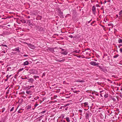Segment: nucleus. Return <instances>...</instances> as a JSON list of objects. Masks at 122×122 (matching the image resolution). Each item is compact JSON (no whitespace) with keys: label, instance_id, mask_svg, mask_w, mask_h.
<instances>
[{"label":"nucleus","instance_id":"nucleus-30","mask_svg":"<svg viewBox=\"0 0 122 122\" xmlns=\"http://www.w3.org/2000/svg\"><path fill=\"white\" fill-rule=\"evenodd\" d=\"M17 74L15 75L14 76L15 78L16 79L17 78Z\"/></svg>","mask_w":122,"mask_h":122},{"label":"nucleus","instance_id":"nucleus-25","mask_svg":"<svg viewBox=\"0 0 122 122\" xmlns=\"http://www.w3.org/2000/svg\"><path fill=\"white\" fill-rule=\"evenodd\" d=\"M5 109V108H3L2 109V112H3Z\"/></svg>","mask_w":122,"mask_h":122},{"label":"nucleus","instance_id":"nucleus-27","mask_svg":"<svg viewBox=\"0 0 122 122\" xmlns=\"http://www.w3.org/2000/svg\"><path fill=\"white\" fill-rule=\"evenodd\" d=\"M15 49L16 50L18 51H19V48L18 47V48H15Z\"/></svg>","mask_w":122,"mask_h":122},{"label":"nucleus","instance_id":"nucleus-63","mask_svg":"<svg viewBox=\"0 0 122 122\" xmlns=\"http://www.w3.org/2000/svg\"><path fill=\"white\" fill-rule=\"evenodd\" d=\"M77 57L79 58H80L81 57V56H78Z\"/></svg>","mask_w":122,"mask_h":122},{"label":"nucleus","instance_id":"nucleus-52","mask_svg":"<svg viewBox=\"0 0 122 122\" xmlns=\"http://www.w3.org/2000/svg\"><path fill=\"white\" fill-rule=\"evenodd\" d=\"M79 81L80 82H83V81Z\"/></svg>","mask_w":122,"mask_h":122},{"label":"nucleus","instance_id":"nucleus-7","mask_svg":"<svg viewBox=\"0 0 122 122\" xmlns=\"http://www.w3.org/2000/svg\"><path fill=\"white\" fill-rule=\"evenodd\" d=\"M28 82H31V83H33L34 81V79L32 78H30V79H28Z\"/></svg>","mask_w":122,"mask_h":122},{"label":"nucleus","instance_id":"nucleus-13","mask_svg":"<svg viewBox=\"0 0 122 122\" xmlns=\"http://www.w3.org/2000/svg\"><path fill=\"white\" fill-rule=\"evenodd\" d=\"M66 120L67 121V122H70V120L69 119V118L68 117H67L66 118H65Z\"/></svg>","mask_w":122,"mask_h":122},{"label":"nucleus","instance_id":"nucleus-50","mask_svg":"<svg viewBox=\"0 0 122 122\" xmlns=\"http://www.w3.org/2000/svg\"><path fill=\"white\" fill-rule=\"evenodd\" d=\"M64 61V60H62L59 61L60 62V61Z\"/></svg>","mask_w":122,"mask_h":122},{"label":"nucleus","instance_id":"nucleus-8","mask_svg":"<svg viewBox=\"0 0 122 122\" xmlns=\"http://www.w3.org/2000/svg\"><path fill=\"white\" fill-rule=\"evenodd\" d=\"M29 64V62L27 61H26L23 63V65H28Z\"/></svg>","mask_w":122,"mask_h":122},{"label":"nucleus","instance_id":"nucleus-39","mask_svg":"<svg viewBox=\"0 0 122 122\" xmlns=\"http://www.w3.org/2000/svg\"><path fill=\"white\" fill-rule=\"evenodd\" d=\"M68 107H66L65 108V110L66 111L67 110V109H68Z\"/></svg>","mask_w":122,"mask_h":122},{"label":"nucleus","instance_id":"nucleus-42","mask_svg":"<svg viewBox=\"0 0 122 122\" xmlns=\"http://www.w3.org/2000/svg\"><path fill=\"white\" fill-rule=\"evenodd\" d=\"M101 9L102 10H104L103 9V6H102V7L101 8Z\"/></svg>","mask_w":122,"mask_h":122},{"label":"nucleus","instance_id":"nucleus-38","mask_svg":"<svg viewBox=\"0 0 122 122\" xmlns=\"http://www.w3.org/2000/svg\"><path fill=\"white\" fill-rule=\"evenodd\" d=\"M86 50H90V49L89 48H87L86 50L85 49V51Z\"/></svg>","mask_w":122,"mask_h":122},{"label":"nucleus","instance_id":"nucleus-31","mask_svg":"<svg viewBox=\"0 0 122 122\" xmlns=\"http://www.w3.org/2000/svg\"><path fill=\"white\" fill-rule=\"evenodd\" d=\"M68 36V37H70L71 38H72L73 37V36L71 35L69 36Z\"/></svg>","mask_w":122,"mask_h":122},{"label":"nucleus","instance_id":"nucleus-26","mask_svg":"<svg viewBox=\"0 0 122 122\" xmlns=\"http://www.w3.org/2000/svg\"><path fill=\"white\" fill-rule=\"evenodd\" d=\"M24 69L23 68H22L21 69H19V70H18V71L19 72H20V71H21L22 70H23Z\"/></svg>","mask_w":122,"mask_h":122},{"label":"nucleus","instance_id":"nucleus-23","mask_svg":"<svg viewBox=\"0 0 122 122\" xmlns=\"http://www.w3.org/2000/svg\"><path fill=\"white\" fill-rule=\"evenodd\" d=\"M11 69V67H8L7 68V71H8L9 70H10Z\"/></svg>","mask_w":122,"mask_h":122},{"label":"nucleus","instance_id":"nucleus-60","mask_svg":"<svg viewBox=\"0 0 122 122\" xmlns=\"http://www.w3.org/2000/svg\"><path fill=\"white\" fill-rule=\"evenodd\" d=\"M100 96H101V97H103V96H102V94H101H101H100Z\"/></svg>","mask_w":122,"mask_h":122},{"label":"nucleus","instance_id":"nucleus-59","mask_svg":"<svg viewBox=\"0 0 122 122\" xmlns=\"http://www.w3.org/2000/svg\"><path fill=\"white\" fill-rule=\"evenodd\" d=\"M61 50L62 51H63L64 50V49H61Z\"/></svg>","mask_w":122,"mask_h":122},{"label":"nucleus","instance_id":"nucleus-58","mask_svg":"<svg viewBox=\"0 0 122 122\" xmlns=\"http://www.w3.org/2000/svg\"><path fill=\"white\" fill-rule=\"evenodd\" d=\"M45 112H46V111H44L42 112L43 113H45Z\"/></svg>","mask_w":122,"mask_h":122},{"label":"nucleus","instance_id":"nucleus-45","mask_svg":"<svg viewBox=\"0 0 122 122\" xmlns=\"http://www.w3.org/2000/svg\"><path fill=\"white\" fill-rule=\"evenodd\" d=\"M38 98H39V97H38L37 99L36 98H34V99H35V100H36L37 99H38Z\"/></svg>","mask_w":122,"mask_h":122},{"label":"nucleus","instance_id":"nucleus-33","mask_svg":"<svg viewBox=\"0 0 122 122\" xmlns=\"http://www.w3.org/2000/svg\"><path fill=\"white\" fill-rule=\"evenodd\" d=\"M95 22V21H93V22L91 23V25H92V24L94 23V22Z\"/></svg>","mask_w":122,"mask_h":122},{"label":"nucleus","instance_id":"nucleus-19","mask_svg":"<svg viewBox=\"0 0 122 122\" xmlns=\"http://www.w3.org/2000/svg\"><path fill=\"white\" fill-rule=\"evenodd\" d=\"M118 56H119L117 54V55H115V56H113V58H116Z\"/></svg>","mask_w":122,"mask_h":122},{"label":"nucleus","instance_id":"nucleus-41","mask_svg":"<svg viewBox=\"0 0 122 122\" xmlns=\"http://www.w3.org/2000/svg\"><path fill=\"white\" fill-rule=\"evenodd\" d=\"M96 6L97 7H100V6L98 4H97L96 5Z\"/></svg>","mask_w":122,"mask_h":122},{"label":"nucleus","instance_id":"nucleus-32","mask_svg":"<svg viewBox=\"0 0 122 122\" xmlns=\"http://www.w3.org/2000/svg\"><path fill=\"white\" fill-rule=\"evenodd\" d=\"M38 105V104L37 103H36L34 105V106L35 107H36Z\"/></svg>","mask_w":122,"mask_h":122},{"label":"nucleus","instance_id":"nucleus-40","mask_svg":"<svg viewBox=\"0 0 122 122\" xmlns=\"http://www.w3.org/2000/svg\"><path fill=\"white\" fill-rule=\"evenodd\" d=\"M23 56L24 57H25V56H28L27 55H23Z\"/></svg>","mask_w":122,"mask_h":122},{"label":"nucleus","instance_id":"nucleus-15","mask_svg":"<svg viewBox=\"0 0 122 122\" xmlns=\"http://www.w3.org/2000/svg\"><path fill=\"white\" fill-rule=\"evenodd\" d=\"M118 42L119 43H122V39L119 38L118 40Z\"/></svg>","mask_w":122,"mask_h":122},{"label":"nucleus","instance_id":"nucleus-28","mask_svg":"<svg viewBox=\"0 0 122 122\" xmlns=\"http://www.w3.org/2000/svg\"><path fill=\"white\" fill-rule=\"evenodd\" d=\"M8 75H7L6 76V77L7 78V79H8V78H9V77H10L11 76V75H10L9 77H8Z\"/></svg>","mask_w":122,"mask_h":122},{"label":"nucleus","instance_id":"nucleus-49","mask_svg":"<svg viewBox=\"0 0 122 122\" xmlns=\"http://www.w3.org/2000/svg\"><path fill=\"white\" fill-rule=\"evenodd\" d=\"M27 88L28 89H30V88L29 87H28H28H27Z\"/></svg>","mask_w":122,"mask_h":122},{"label":"nucleus","instance_id":"nucleus-22","mask_svg":"<svg viewBox=\"0 0 122 122\" xmlns=\"http://www.w3.org/2000/svg\"><path fill=\"white\" fill-rule=\"evenodd\" d=\"M34 78L35 80H36V78H39V76H34Z\"/></svg>","mask_w":122,"mask_h":122},{"label":"nucleus","instance_id":"nucleus-17","mask_svg":"<svg viewBox=\"0 0 122 122\" xmlns=\"http://www.w3.org/2000/svg\"><path fill=\"white\" fill-rule=\"evenodd\" d=\"M104 97L105 98H107L108 97V94L106 93L105 94V95Z\"/></svg>","mask_w":122,"mask_h":122},{"label":"nucleus","instance_id":"nucleus-36","mask_svg":"<svg viewBox=\"0 0 122 122\" xmlns=\"http://www.w3.org/2000/svg\"><path fill=\"white\" fill-rule=\"evenodd\" d=\"M120 51L121 52H122V48L120 49Z\"/></svg>","mask_w":122,"mask_h":122},{"label":"nucleus","instance_id":"nucleus-34","mask_svg":"<svg viewBox=\"0 0 122 122\" xmlns=\"http://www.w3.org/2000/svg\"><path fill=\"white\" fill-rule=\"evenodd\" d=\"M79 112L80 113H81L82 111V110H79Z\"/></svg>","mask_w":122,"mask_h":122},{"label":"nucleus","instance_id":"nucleus-20","mask_svg":"<svg viewBox=\"0 0 122 122\" xmlns=\"http://www.w3.org/2000/svg\"><path fill=\"white\" fill-rule=\"evenodd\" d=\"M31 106H28L26 107L28 109H29L30 108H31Z\"/></svg>","mask_w":122,"mask_h":122},{"label":"nucleus","instance_id":"nucleus-21","mask_svg":"<svg viewBox=\"0 0 122 122\" xmlns=\"http://www.w3.org/2000/svg\"><path fill=\"white\" fill-rule=\"evenodd\" d=\"M80 51V50H78L75 51V52L76 53H79Z\"/></svg>","mask_w":122,"mask_h":122},{"label":"nucleus","instance_id":"nucleus-55","mask_svg":"<svg viewBox=\"0 0 122 122\" xmlns=\"http://www.w3.org/2000/svg\"><path fill=\"white\" fill-rule=\"evenodd\" d=\"M103 91H100V93H101Z\"/></svg>","mask_w":122,"mask_h":122},{"label":"nucleus","instance_id":"nucleus-9","mask_svg":"<svg viewBox=\"0 0 122 122\" xmlns=\"http://www.w3.org/2000/svg\"><path fill=\"white\" fill-rule=\"evenodd\" d=\"M48 49L49 51H50L52 53H53L54 52H55L54 51V49L49 48H48Z\"/></svg>","mask_w":122,"mask_h":122},{"label":"nucleus","instance_id":"nucleus-43","mask_svg":"<svg viewBox=\"0 0 122 122\" xmlns=\"http://www.w3.org/2000/svg\"><path fill=\"white\" fill-rule=\"evenodd\" d=\"M99 67L101 69V71H103V69H102V68L100 66H99Z\"/></svg>","mask_w":122,"mask_h":122},{"label":"nucleus","instance_id":"nucleus-57","mask_svg":"<svg viewBox=\"0 0 122 122\" xmlns=\"http://www.w3.org/2000/svg\"><path fill=\"white\" fill-rule=\"evenodd\" d=\"M8 79L7 78V79H6L5 80V81H7L8 80Z\"/></svg>","mask_w":122,"mask_h":122},{"label":"nucleus","instance_id":"nucleus-44","mask_svg":"<svg viewBox=\"0 0 122 122\" xmlns=\"http://www.w3.org/2000/svg\"><path fill=\"white\" fill-rule=\"evenodd\" d=\"M23 21L22 22H23L24 23H26V21L25 20H23Z\"/></svg>","mask_w":122,"mask_h":122},{"label":"nucleus","instance_id":"nucleus-16","mask_svg":"<svg viewBox=\"0 0 122 122\" xmlns=\"http://www.w3.org/2000/svg\"><path fill=\"white\" fill-rule=\"evenodd\" d=\"M31 92L30 91H26V93L27 94H29L30 95H31L30 94V93Z\"/></svg>","mask_w":122,"mask_h":122},{"label":"nucleus","instance_id":"nucleus-12","mask_svg":"<svg viewBox=\"0 0 122 122\" xmlns=\"http://www.w3.org/2000/svg\"><path fill=\"white\" fill-rule=\"evenodd\" d=\"M23 110L22 109H20L18 111V112L19 113H21L22 112Z\"/></svg>","mask_w":122,"mask_h":122},{"label":"nucleus","instance_id":"nucleus-3","mask_svg":"<svg viewBox=\"0 0 122 122\" xmlns=\"http://www.w3.org/2000/svg\"><path fill=\"white\" fill-rule=\"evenodd\" d=\"M90 64L93 66H96L99 64V63H97L96 62L94 61H92L90 63Z\"/></svg>","mask_w":122,"mask_h":122},{"label":"nucleus","instance_id":"nucleus-11","mask_svg":"<svg viewBox=\"0 0 122 122\" xmlns=\"http://www.w3.org/2000/svg\"><path fill=\"white\" fill-rule=\"evenodd\" d=\"M30 73L31 74L34 73L35 71H34V70L33 69H31L30 70Z\"/></svg>","mask_w":122,"mask_h":122},{"label":"nucleus","instance_id":"nucleus-46","mask_svg":"<svg viewBox=\"0 0 122 122\" xmlns=\"http://www.w3.org/2000/svg\"><path fill=\"white\" fill-rule=\"evenodd\" d=\"M120 97L122 98V94L119 95Z\"/></svg>","mask_w":122,"mask_h":122},{"label":"nucleus","instance_id":"nucleus-6","mask_svg":"<svg viewBox=\"0 0 122 122\" xmlns=\"http://www.w3.org/2000/svg\"><path fill=\"white\" fill-rule=\"evenodd\" d=\"M92 11L94 14H95L96 12V7L94 5L93 6L92 8Z\"/></svg>","mask_w":122,"mask_h":122},{"label":"nucleus","instance_id":"nucleus-62","mask_svg":"<svg viewBox=\"0 0 122 122\" xmlns=\"http://www.w3.org/2000/svg\"><path fill=\"white\" fill-rule=\"evenodd\" d=\"M60 14H62V12H60Z\"/></svg>","mask_w":122,"mask_h":122},{"label":"nucleus","instance_id":"nucleus-53","mask_svg":"<svg viewBox=\"0 0 122 122\" xmlns=\"http://www.w3.org/2000/svg\"><path fill=\"white\" fill-rule=\"evenodd\" d=\"M96 95L97 96H99V94L98 93L96 94Z\"/></svg>","mask_w":122,"mask_h":122},{"label":"nucleus","instance_id":"nucleus-1","mask_svg":"<svg viewBox=\"0 0 122 122\" xmlns=\"http://www.w3.org/2000/svg\"><path fill=\"white\" fill-rule=\"evenodd\" d=\"M111 56H107V54H105L103 56V58H104V60L106 61H108L110 60Z\"/></svg>","mask_w":122,"mask_h":122},{"label":"nucleus","instance_id":"nucleus-10","mask_svg":"<svg viewBox=\"0 0 122 122\" xmlns=\"http://www.w3.org/2000/svg\"><path fill=\"white\" fill-rule=\"evenodd\" d=\"M89 114L87 113H86V119H89Z\"/></svg>","mask_w":122,"mask_h":122},{"label":"nucleus","instance_id":"nucleus-29","mask_svg":"<svg viewBox=\"0 0 122 122\" xmlns=\"http://www.w3.org/2000/svg\"><path fill=\"white\" fill-rule=\"evenodd\" d=\"M34 87V85H33L32 86H28V87H29L30 88H32V87L33 88V87Z\"/></svg>","mask_w":122,"mask_h":122},{"label":"nucleus","instance_id":"nucleus-61","mask_svg":"<svg viewBox=\"0 0 122 122\" xmlns=\"http://www.w3.org/2000/svg\"><path fill=\"white\" fill-rule=\"evenodd\" d=\"M30 18V16H28V18Z\"/></svg>","mask_w":122,"mask_h":122},{"label":"nucleus","instance_id":"nucleus-24","mask_svg":"<svg viewBox=\"0 0 122 122\" xmlns=\"http://www.w3.org/2000/svg\"><path fill=\"white\" fill-rule=\"evenodd\" d=\"M14 109V107H13L11 108V109H10V112H11Z\"/></svg>","mask_w":122,"mask_h":122},{"label":"nucleus","instance_id":"nucleus-14","mask_svg":"<svg viewBox=\"0 0 122 122\" xmlns=\"http://www.w3.org/2000/svg\"><path fill=\"white\" fill-rule=\"evenodd\" d=\"M67 52L66 51H65L63 52H62L61 53V54L64 55H66L67 54Z\"/></svg>","mask_w":122,"mask_h":122},{"label":"nucleus","instance_id":"nucleus-2","mask_svg":"<svg viewBox=\"0 0 122 122\" xmlns=\"http://www.w3.org/2000/svg\"><path fill=\"white\" fill-rule=\"evenodd\" d=\"M25 43L31 49H34L36 48V47L34 46V45L30 44L28 43Z\"/></svg>","mask_w":122,"mask_h":122},{"label":"nucleus","instance_id":"nucleus-54","mask_svg":"<svg viewBox=\"0 0 122 122\" xmlns=\"http://www.w3.org/2000/svg\"><path fill=\"white\" fill-rule=\"evenodd\" d=\"M121 46H120V45L119 46H118V47L119 48H120L121 47Z\"/></svg>","mask_w":122,"mask_h":122},{"label":"nucleus","instance_id":"nucleus-4","mask_svg":"<svg viewBox=\"0 0 122 122\" xmlns=\"http://www.w3.org/2000/svg\"><path fill=\"white\" fill-rule=\"evenodd\" d=\"M36 30L38 31H42L43 30V28L41 26L37 25L36 26Z\"/></svg>","mask_w":122,"mask_h":122},{"label":"nucleus","instance_id":"nucleus-35","mask_svg":"<svg viewBox=\"0 0 122 122\" xmlns=\"http://www.w3.org/2000/svg\"><path fill=\"white\" fill-rule=\"evenodd\" d=\"M60 122H66L65 121V120H61Z\"/></svg>","mask_w":122,"mask_h":122},{"label":"nucleus","instance_id":"nucleus-5","mask_svg":"<svg viewBox=\"0 0 122 122\" xmlns=\"http://www.w3.org/2000/svg\"><path fill=\"white\" fill-rule=\"evenodd\" d=\"M119 19H122V10L119 13Z\"/></svg>","mask_w":122,"mask_h":122},{"label":"nucleus","instance_id":"nucleus-37","mask_svg":"<svg viewBox=\"0 0 122 122\" xmlns=\"http://www.w3.org/2000/svg\"><path fill=\"white\" fill-rule=\"evenodd\" d=\"M22 79H27V78L26 77H25L24 78H22Z\"/></svg>","mask_w":122,"mask_h":122},{"label":"nucleus","instance_id":"nucleus-47","mask_svg":"<svg viewBox=\"0 0 122 122\" xmlns=\"http://www.w3.org/2000/svg\"><path fill=\"white\" fill-rule=\"evenodd\" d=\"M69 105V104H67L65 106L66 107L67 106Z\"/></svg>","mask_w":122,"mask_h":122},{"label":"nucleus","instance_id":"nucleus-18","mask_svg":"<svg viewBox=\"0 0 122 122\" xmlns=\"http://www.w3.org/2000/svg\"><path fill=\"white\" fill-rule=\"evenodd\" d=\"M84 104L85 106L86 107L87 105H88V103L87 102H85L84 103Z\"/></svg>","mask_w":122,"mask_h":122},{"label":"nucleus","instance_id":"nucleus-64","mask_svg":"<svg viewBox=\"0 0 122 122\" xmlns=\"http://www.w3.org/2000/svg\"><path fill=\"white\" fill-rule=\"evenodd\" d=\"M121 90L122 91V87H121Z\"/></svg>","mask_w":122,"mask_h":122},{"label":"nucleus","instance_id":"nucleus-56","mask_svg":"<svg viewBox=\"0 0 122 122\" xmlns=\"http://www.w3.org/2000/svg\"><path fill=\"white\" fill-rule=\"evenodd\" d=\"M116 16L117 17V18L118 17V15H116Z\"/></svg>","mask_w":122,"mask_h":122},{"label":"nucleus","instance_id":"nucleus-51","mask_svg":"<svg viewBox=\"0 0 122 122\" xmlns=\"http://www.w3.org/2000/svg\"><path fill=\"white\" fill-rule=\"evenodd\" d=\"M28 22L29 23H30V20H28Z\"/></svg>","mask_w":122,"mask_h":122},{"label":"nucleus","instance_id":"nucleus-48","mask_svg":"<svg viewBox=\"0 0 122 122\" xmlns=\"http://www.w3.org/2000/svg\"><path fill=\"white\" fill-rule=\"evenodd\" d=\"M3 46H6V47L7 46L6 45H5V44L3 45Z\"/></svg>","mask_w":122,"mask_h":122}]
</instances>
